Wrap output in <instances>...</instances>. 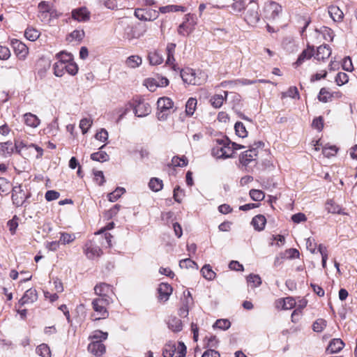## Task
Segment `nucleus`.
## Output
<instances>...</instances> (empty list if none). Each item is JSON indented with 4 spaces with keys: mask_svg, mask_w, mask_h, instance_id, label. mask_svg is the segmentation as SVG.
I'll list each match as a JSON object with an SVG mask.
<instances>
[{
    "mask_svg": "<svg viewBox=\"0 0 357 357\" xmlns=\"http://www.w3.org/2000/svg\"><path fill=\"white\" fill-rule=\"evenodd\" d=\"M181 77L183 82L189 85H202L207 79L208 75L204 71L195 72L192 68H186L181 71Z\"/></svg>",
    "mask_w": 357,
    "mask_h": 357,
    "instance_id": "nucleus-1",
    "label": "nucleus"
},
{
    "mask_svg": "<svg viewBox=\"0 0 357 357\" xmlns=\"http://www.w3.org/2000/svg\"><path fill=\"white\" fill-rule=\"evenodd\" d=\"M113 302L112 299L95 298L92 301V307L94 313L91 314L93 321L105 319L109 317L107 307Z\"/></svg>",
    "mask_w": 357,
    "mask_h": 357,
    "instance_id": "nucleus-2",
    "label": "nucleus"
},
{
    "mask_svg": "<svg viewBox=\"0 0 357 357\" xmlns=\"http://www.w3.org/2000/svg\"><path fill=\"white\" fill-rule=\"evenodd\" d=\"M230 145L231 141L227 137L218 139L216 146L212 149V155L218 159H226L233 157V149Z\"/></svg>",
    "mask_w": 357,
    "mask_h": 357,
    "instance_id": "nucleus-3",
    "label": "nucleus"
},
{
    "mask_svg": "<svg viewBox=\"0 0 357 357\" xmlns=\"http://www.w3.org/2000/svg\"><path fill=\"white\" fill-rule=\"evenodd\" d=\"M174 102L168 97H162L157 101V118L160 121L167 119L171 113L174 112Z\"/></svg>",
    "mask_w": 357,
    "mask_h": 357,
    "instance_id": "nucleus-4",
    "label": "nucleus"
},
{
    "mask_svg": "<svg viewBox=\"0 0 357 357\" xmlns=\"http://www.w3.org/2000/svg\"><path fill=\"white\" fill-rule=\"evenodd\" d=\"M264 144L261 141L255 142L253 144L250 146L248 150L242 153L240 155V162L243 166H248L251 162L256 160L257 156V149L262 148Z\"/></svg>",
    "mask_w": 357,
    "mask_h": 357,
    "instance_id": "nucleus-5",
    "label": "nucleus"
},
{
    "mask_svg": "<svg viewBox=\"0 0 357 357\" xmlns=\"http://www.w3.org/2000/svg\"><path fill=\"white\" fill-rule=\"evenodd\" d=\"M244 20L248 24L252 26L256 25L259 22L260 15L259 13V5L257 2L250 1L247 5Z\"/></svg>",
    "mask_w": 357,
    "mask_h": 357,
    "instance_id": "nucleus-6",
    "label": "nucleus"
},
{
    "mask_svg": "<svg viewBox=\"0 0 357 357\" xmlns=\"http://www.w3.org/2000/svg\"><path fill=\"white\" fill-rule=\"evenodd\" d=\"M146 31L147 27L146 24L139 23L135 26H128L125 29L124 37L129 40L139 38L143 36Z\"/></svg>",
    "mask_w": 357,
    "mask_h": 357,
    "instance_id": "nucleus-7",
    "label": "nucleus"
},
{
    "mask_svg": "<svg viewBox=\"0 0 357 357\" xmlns=\"http://www.w3.org/2000/svg\"><path fill=\"white\" fill-rule=\"evenodd\" d=\"M133 106L135 114L138 117L146 116L151 112L150 105L141 98L135 100Z\"/></svg>",
    "mask_w": 357,
    "mask_h": 357,
    "instance_id": "nucleus-8",
    "label": "nucleus"
},
{
    "mask_svg": "<svg viewBox=\"0 0 357 357\" xmlns=\"http://www.w3.org/2000/svg\"><path fill=\"white\" fill-rule=\"evenodd\" d=\"M94 291L95 294L99 296L98 298L112 299L111 295L114 294L113 288L107 283L100 282L97 284L94 287Z\"/></svg>",
    "mask_w": 357,
    "mask_h": 357,
    "instance_id": "nucleus-9",
    "label": "nucleus"
},
{
    "mask_svg": "<svg viewBox=\"0 0 357 357\" xmlns=\"http://www.w3.org/2000/svg\"><path fill=\"white\" fill-rule=\"evenodd\" d=\"M169 84V80L166 77L155 76L144 79L143 85L147 89L152 87H165Z\"/></svg>",
    "mask_w": 357,
    "mask_h": 357,
    "instance_id": "nucleus-10",
    "label": "nucleus"
},
{
    "mask_svg": "<svg viewBox=\"0 0 357 357\" xmlns=\"http://www.w3.org/2000/svg\"><path fill=\"white\" fill-rule=\"evenodd\" d=\"M282 12V6L276 2L271 1L265 6V17L268 20H275Z\"/></svg>",
    "mask_w": 357,
    "mask_h": 357,
    "instance_id": "nucleus-11",
    "label": "nucleus"
},
{
    "mask_svg": "<svg viewBox=\"0 0 357 357\" xmlns=\"http://www.w3.org/2000/svg\"><path fill=\"white\" fill-rule=\"evenodd\" d=\"M135 16L143 21H153L158 18V12L155 10H146L143 8H137L135 10Z\"/></svg>",
    "mask_w": 357,
    "mask_h": 357,
    "instance_id": "nucleus-12",
    "label": "nucleus"
},
{
    "mask_svg": "<svg viewBox=\"0 0 357 357\" xmlns=\"http://www.w3.org/2000/svg\"><path fill=\"white\" fill-rule=\"evenodd\" d=\"M84 253L89 259H93L100 257L102 252L98 245L93 243L91 241L86 242L84 247Z\"/></svg>",
    "mask_w": 357,
    "mask_h": 357,
    "instance_id": "nucleus-13",
    "label": "nucleus"
},
{
    "mask_svg": "<svg viewBox=\"0 0 357 357\" xmlns=\"http://www.w3.org/2000/svg\"><path fill=\"white\" fill-rule=\"evenodd\" d=\"M72 18L79 22H85L90 20L91 13L86 7L73 9L71 12Z\"/></svg>",
    "mask_w": 357,
    "mask_h": 357,
    "instance_id": "nucleus-14",
    "label": "nucleus"
},
{
    "mask_svg": "<svg viewBox=\"0 0 357 357\" xmlns=\"http://www.w3.org/2000/svg\"><path fill=\"white\" fill-rule=\"evenodd\" d=\"M28 197L29 196L22 190L20 185L13 188L12 200L16 206H22Z\"/></svg>",
    "mask_w": 357,
    "mask_h": 357,
    "instance_id": "nucleus-15",
    "label": "nucleus"
},
{
    "mask_svg": "<svg viewBox=\"0 0 357 357\" xmlns=\"http://www.w3.org/2000/svg\"><path fill=\"white\" fill-rule=\"evenodd\" d=\"M190 19H192V16L190 14L185 15V21L178 28V33L179 35L187 36L193 31L195 22L193 20L190 22Z\"/></svg>",
    "mask_w": 357,
    "mask_h": 357,
    "instance_id": "nucleus-16",
    "label": "nucleus"
},
{
    "mask_svg": "<svg viewBox=\"0 0 357 357\" xmlns=\"http://www.w3.org/2000/svg\"><path fill=\"white\" fill-rule=\"evenodd\" d=\"M172 291L173 289L172 286L168 283H160L158 287V300L162 303L167 301L172 293Z\"/></svg>",
    "mask_w": 357,
    "mask_h": 357,
    "instance_id": "nucleus-17",
    "label": "nucleus"
},
{
    "mask_svg": "<svg viewBox=\"0 0 357 357\" xmlns=\"http://www.w3.org/2000/svg\"><path fill=\"white\" fill-rule=\"evenodd\" d=\"M88 351L96 356H101L105 353L106 347L103 342H91L88 345Z\"/></svg>",
    "mask_w": 357,
    "mask_h": 357,
    "instance_id": "nucleus-18",
    "label": "nucleus"
},
{
    "mask_svg": "<svg viewBox=\"0 0 357 357\" xmlns=\"http://www.w3.org/2000/svg\"><path fill=\"white\" fill-rule=\"evenodd\" d=\"M38 298L37 291L35 289H29L26 290L23 296L20 299L19 304L24 305L25 304L33 303Z\"/></svg>",
    "mask_w": 357,
    "mask_h": 357,
    "instance_id": "nucleus-19",
    "label": "nucleus"
},
{
    "mask_svg": "<svg viewBox=\"0 0 357 357\" xmlns=\"http://www.w3.org/2000/svg\"><path fill=\"white\" fill-rule=\"evenodd\" d=\"M341 96V93L339 91L331 93L330 91H319L318 99L323 102L331 101L334 98H338Z\"/></svg>",
    "mask_w": 357,
    "mask_h": 357,
    "instance_id": "nucleus-20",
    "label": "nucleus"
},
{
    "mask_svg": "<svg viewBox=\"0 0 357 357\" xmlns=\"http://www.w3.org/2000/svg\"><path fill=\"white\" fill-rule=\"evenodd\" d=\"M331 54V49L328 45H321L317 48L314 58L318 61H324Z\"/></svg>",
    "mask_w": 357,
    "mask_h": 357,
    "instance_id": "nucleus-21",
    "label": "nucleus"
},
{
    "mask_svg": "<svg viewBox=\"0 0 357 357\" xmlns=\"http://www.w3.org/2000/svg\"><path fill=\"white\" fill-rule=\"evenodd\" d=\"M344 347V343L340 338H335L332 340L328 347L327 351L331 354H335L340 351Z\"/></svg>",
    "mask_w": 357,
    "mask_h": 357,
    "instance_id": "nucleus-22",
    "label": "nucleus"
},
{
    "mask_svg": "<svg viewBox=\"0 0 357 357\" xmlns=\"http://www.w3.org/2000/svg\"><path fill=\"white\" fill-rule=\"evenodd\" d=\"M14 152V146L10 141L0 143V155L4 158L11 155Z\"/></svg>",
    "mask_w": 357,
    "mask_h": 357,
    "instance_id": "nucleus-23",
    "label": "nucleus"
},
{
    "mask_svg": "<svg viewBox=\"0 0 357 357\" xmlns=\"http://www.w3.org/2000/svg\"><path fill=\"white\" fill-rule=\"evenodd\" d=\"M314 47L310 45H307V47L301 53L295 63L298 66L302 64L305 60L310 59L314 55Z\"/></svg>",
    "mask_w": 357,
    "mask_h": 357,
    "instance_id": "nucleus-24",
    "label": "nucleus"
},
{
    "mask_svg": "<svg viewBox=\"0 0 357 357\" xmlns=\"http://www.w3.org/2000/svg\"><path fill=\"white\" fill-rule=\"evenodd\" d=\"M24 119L25 124L27 126H29L31 128H37L40 123V121L38 118V116L31 113H26L24 115Z\"/></svg>",
    "mask_w": 357,
    "mask_h": 357,
    "instance_id": "nucleus-25",
    "label": "nucleus"
},
{
    "mask_svg": "<svg viewBox=\"0 0 357 357\" xmlns=\"http://www.w3.org/2000/svg\"><path fill=\"white\" fill-rule=\"evenodd\" d=\"M148 59L152 66L160 65L164 60L162 55L157 50L150 52L148 54Z\"/></svg>",
    "mask_w": 357,
    "mask_h": 357,
    "instance_id": "nucleus-26",
    "label": "nucleus"
},
{
    "mask_svg": "<svg viewBox=\"0 0 357 357\" xmlns=\"http://www.w3.org/2000/svg\"><path fill=\"white\" fill-rule=\"evenodd\" d=\"M328 14L335 22H340L344 17L343 12L336 6H331L328 8Z\"/></svg>",
    "mask_w": 357,
    "mask_h": 357,
    "instance_id": "nucleus-27",
    "label": "nucleus"
},
{
    "mask_svg": "<svg viewBox=\"0 0 357 357\" xmlns=\"http://www.w3.org/2000/svg\"><path fill=\"white\" fill-rule=\"evenodd\" d=\"M266 222V218L263 215H255L251 222L254 228L257 231H262Z\"/></svg>",
    "mask_w": 357,
    "mask_h": 357,
    "instance_id": "nucleus-28",
    "label": "nucleus"
},
{
    "mask_svg": "<svg viewBox=\"0 0 357 357\" xmlns=\"http://www.w3.org/2000/svg\"><path fill=\"white\" fill-rule=\"evenodd\" d=\"M168 328L174 332H179L183 328L181 319L176 317H169L167 322Z\"/></svg>",
    "mask_w": 357,
    "mask_h": 357,
    "instance_id": "nucleus-29",
    "label": "nucleus"
},
{
    "mask_svg": "<svg viewBox=\"0 0 357 357\" xmlns=\"http://www.w3.org/2000/svg\"><path fill=\"white\" fill-rule=\"evenodd\" d=\"M107 337L108 333L107 332H103L100 330H96L91 333L89 339L91 340V342L98 341L99 342H103V341L106 340Z\"/></svg>",
    "mask_w": 357,
    "mask_h": 357,
    "instance_id": "nucleus-30",
    "label": "nucleus"
},
{
    "mask_svg": "<svg viewBox=\"0 0 357 357\" xmlns=\"http://www.w3.org/2000/svg\"><path fill=\"white\" fill-rule=\"evenodd\" d=\"M176 44L173 43H169L167 44L166 47L167 52V61L166 63L167 65H172L175 61L174 54L175 52Z\"/></svg>",
    "mask_w": 357,
    "mask_h": 357,
    "instance_id": "nucleus-31",
    "label": "nucleus"
},
{
    "mask_svg": "<svg viewBox=\"0 0 357 357\" xmlns=\"http://www.w3.org/2000/svg\"><path fill=\"white\" fill-rule=\"evenodd\" d=\"M40 35V31L32 26H28L24 31V36L30 41H36Z\"/></svg>",
    "mask_w": 357,
    "mask_h": 357,
    "instance_id": "nucleus-32",
    "label": "nucleus"
},
{
    "mask_svg": "<svg viewBox=\"0 0 357 357\" xmlns=\"http://www.w3.org/2000/svg\"><path fill=\"white\" fill-rule=\"evenodd\" d=\"M126 65L132 68L139 67L142 63V59L138 55H132L126 59Z\"/></svg>",
    "mask_w": 357,
    "mask_h": 357,
    "instance_id": "nucleus-33",
    "label": "nucleus"
},
{
    "mask_svg": "<svg viewBox=\"0 0 357 357\" xmlns=\"http://www.w3.org/2000/svg\"><path fill=\"white\" fill-rule=\"evenodd\" d=\"M149 187L153 192H159L163 188V182L158 178H152L149 183Z\"/></svg>",
    "mask_w": 357,
    "mask_h": 357,
    "instance_id": "nucleus-34",
    "label": "nucleus"
},
{
    "mask_svg": "<svg viewBox=\"0 0 357 357\" xmlns=\"http://www.w3.org/2000/svg\"><path fill=\"white\" fill-rule=\"evenodd\" d=\"M201 273L203 277L208 280H213L216 275L209 264L204 265L201 269Z\"/></svg>",
    "mask_w": 357,
    "mask_h": 357,
    "instance_id": "nucleus-35",
    "label": "nucleus"
},
{
    "mask_svg": "<svg viewBox=\"0 0 357 357\" xmlns=\"http://www.w3.org/2000/svg\"><path fill=\"white\" fill-rule=\"evenodd\" d=\"M160 11L162 13H166L169 12H185L186 8L182 6H177V5H168L165 6H162L159 8Z\"/></svg>",
    "mask_w": 357,
    "mask_h": 357,
    "instance_id": "nucleus-36",
    "label": "nucleus"
},
{
    "mask_svg": "<svg viewBox=\"0 0 357 357\" xmlns=\"http://www.w3.org/2000/svg\"><path fill=\"white\" fill-rule=\"evenodd\" d=\"M66 63L57 61L54 64V73L56 77H61L66 72Z\"/></svg>",
    "mask_w": 357,
    "mask_h": 357,
    "instance_id": "nucleus-37",
    "label": "nucleus"
},
{
    "mask_svg": "<svg viewBox=\"0 0 357 357\" xmlns=\"http://www.w3.org/2000/svg\"><path fill=\"white\" fill-rule=\"evenodd\" d=\"M91 159L98 162H106L109 160V155L105 151H100L91 155Z\"/></svg>",
    "mask_w": 357,
    "mask_h": 357,
    "instance_id": "nucleus-38",
    "label": "nucleus"
},
{
    "mask_svg": "<svg viewBox=\"0 0 357 357\" xmlns=\"http://www.w3.org/2000/svg\"><path fill=\"white\" fill-rule=\"evenodd\" d=\"M36 353L41 357H51L50 349L46 344H41L36 347Z\"/></svg>",
    "mask_w": 357,
    "mask_h": 357,
    "instance_id": "nucleus-39",
    "label": "nucleus"
},
{
    "mask_svg": "<svg viewBox=\"0 0 357 357\" xmlns=\"http://www.w3.org/2000/svg\"><path fill=\"white\" fill-rule=\"evenodd\" d=\"M126 192L123 188H116L115 190L108 194V199L111 202H116Z\"/></svg>",
    "mask_w": 357,
    "mask_h": 357,
    "instance_id": "nucleus-40",
    "label": "nucleus"
},
{
    "mask_svg": "<svg viewBox=\"0 0 357 357\" xmlns=\"http://www.w3.org/2000/svg\"><path fill=\"white\" fill-rule=\"evenodd\" d=\"M224 92H225V97H223L222 95H215L211 98L210 101L211 102V105L215 108H220L222 105L224 99L227 96V91H224Z\"/></svg>",
    "mask_w": 357,
    "mask_h": 357,
    "instance_id": "nucleus-41",
    "label": "nucleus"
},
{
    "mask_svg": "<svg viewBox=\"0 0 357 357\" xmlns=\"http://www.w3.org/2000/svg\"><path fill=\"white\" fill-rule=\"evenodd\" d=\"M197 106V100L193 98L188 99L185 104V112L188 115L191 116L194 114Z\"/></svg>",
    "mask_w": 357,
    "mask_h": 357,
    "instance_id": "nucleus-42",
    "label": "nucleus"
},
{
    "mask_svg": "<svg viewBox=\"0 0 357 357\" xmlns=\"http://www.w3.org/2000/svg\"><path fill=\"white\" fill-rule=\"evenodd\" d=\"M245 6H247V5L244 0H238L234 2L231 6H229V8H231L232 12L240 13L246 8Z\"/></svg>",
    "mask_w": 357,
    "mask_h": 357,
    "instance_id": "nucleus-43",
    "label": "nucleus"
},
{
    "mask_svg": "<svg viewBox=\"0 0 357 357\" xmlns=\"http://www.w3.org/2000/svg\"><path fill=\"white\" fill-rule=\"evenodd\" d=\"M56 57L58 59V61L62 63H70L73 61V54L66 52H61L56 54Z\"/></svg>",
    "mask_w": 357,
    "mask_h": 357,
    "instance_id": "nucleus-44",
    "label": "nucleus"
},
{
    "mask_svg": "<svg viewBox=\"0 0 357 357\" xmlns=\"http://www.w3.org/2000/svg\"><path fill=\"white\" fill-rule=\"evenodd\" d=\"M247 282L252 287H257L261 284V279L259 275L250 274L247 277Z\"/></svg>",
    "mask_w": 357,
    "mask_h": 357,
    "instance_id": "nucleus-45",
    "label": "nucleus"
},
{
    "mask_svg": "<svg viewBox=\"0 0 357 357\" xmlns=\"http://www.w3.org/2000/svg\"><path fill=\"white\" fill-rule=\"evenodd\" d=\"M234 129L236 135L240 137L244 138L248 135L245 126L242 122H236L234 126Z\"/></svg>",
    "mask_w": 357,
    "mask_h": 357,
    "instance_id": "nucleus-46",
    "label": "nucleus"
},
{
    "mask_svg": "<svg viewBox=\"0 0 357 357\" xmlns=\"http://www.w3.org/2000/svg\"><path fill=\"white\" fill-rule=\"evenodd\" d=\"M176 351V347L172 343H167L162 349L163 357H173Z\"/></svg>",
    "mask_w": 357,
    "mask_h": 357,
    "instance_id": "nucleus-47",
    "label": "nucleus"
},
{
    "mask_svg": "<svg viewBox=\"0 0 357 357\" xmlns=\"http://www.w3.org/2000/svg\"><path fill=\"white\" fill-rule=\"evenodd\" d=\"M327 324V322L324 319H318L316 320L312 325V330L314 332L320 333L324 330Z\"/></svg>",
    "mask_w": 357,
    "mask_h": 357,
    "instance_id": "nucleus-48",
    "label": "nucleus"
},
{
    "mask_svg": "<svg viewBox=\"0 0 357 357\" xmlns=\"http://www.w3.org/2000/svg\"><path fill=\"white\" fill-rule=\"evenodd\" d=\"M188 165V160L185 156H174L172 159L171 165L174 167H185Z\"/></svg>",
    "mask_w": 357,
    "mask_h": 357,
    "instance_id": "nucleus-49",
    "label": "nucleus"
},
{
    "mask_svg": "<svg viewBox=\"0 0 357 357\" xmlns=\"http://www.w3.org/2000/svg\"><path fill=\"white\" fill-rule=\"evenodd\" d=\"M75 239V236L73 234L66 232L61 233L59 241L61 244L66 245L73 242Z\"/></svg>",
    "mask_w": 357,
    "mask_h": 357,
    "instance_id": "nucleus-50",
    "label": "nucleus"
},
{
    "mask_svg": "<svg viewBox=\"0 0 357 357\" xmlns=\"http://www.w3.org/2000/svg\"><path fill=\"white\" fill-rule=\"evenodd\" d=\"M338 151L335 146H325L322 148V153L326 158L334 156Z\"/></svg>",
    "mask_w": 357,
    "mask_h": 357,
    "instance_id": "nucleus-51",
    "label": "nucleus"
},
{
    "mask_svg": "<svg viewBox=\"0 0 357 357\" xmlns=\"http://www.w3.org/2000/svg\"><path fill=\"white\" fill-rule=\"evenodd\" d=\"M261 83H267L270 84L269 82L264 80V79H255V80H249L247 79H238L235 82V84L236 86H240L241 85H246L248 84H261Z\"/></svg>",
    "mask_w": 357,
    "mask_h": 357,
    "instance_id": "nucleus-52",
    "label": "nucleus"
},
{
    "mask_svg": "<svg viewBox=\"0 0 357 357\" xmlns=\"http://www.w3.org/2000/svg\"><path fill=\"white\" fill-rule=\"evenodd\" d=\"M282 253L285 259H291L299 257V252L295 248H289Z\"/></svg>",
    "mask_w": 357,
    "mask_h": 357,
    "instance_id": "nucleus-53",
    "label": "nucleus"
},
{
    "mask_svg": "<svg viewBox=\"0 0 357 357\" xmlns=\"http://www.w3.org/2000/svg\"><path fill=\"white\" fill-rule=\"evenodd\" d=\"M120 208H121V206L119 204H115L109 210L105 211V213L104 214L105 218L107 220L112 219L113 217L116 215V214L119 211Z\"/></svg>",
    "mask_w": 357,
    "mask_h": 357,
    "instance_id": "nucleus-54",
    "label": "nucleus"
},
{
    "mask_svg": "<svg viewBox=\"0 0 357 357\" xmlns=\"http://www.w3.org/2000/svg\"><path fill=\"white\" fill-rule=\"evenodd\" d=\"M250 196L252 199L256 202L261 201L264 198V194L261 190L252 189L250 191Z\"/></svg>",
    "mask_w": 357,
    "mask_h": 357,
    "instance_id": "nucleus-55",
    "label": "nucleus"
},
{
    "mask_svg": "<svg viewBox=\"0 0 357 357\" xmlns=\"http://www.w3.org/2000/svg\"><path fill=\"white\" fill-rule=\"evenodd\" d=\"M92 123V120L88 118H84L80 121L79 128L84 134L86 133L91 128Z\"/></svg>",
    "mask_w": 357,
    "mask_h": 357,
    "instance_id": "nucleus-56",
    "label": "nucleus"
},
{
    "mask_svg": "<svg viewBox=\"0 0 357 357\" xmlns=\"http://www.w3.org/2000/svg\"><path fill=\"white\" fill-rule=\"evenodd\" d=\"M231 326V323L227 319H218L213 324L214 328H218L222 330H227Z\"/></svg>",
    "mask_w": 357,
    "mask_h": 357,
    "instance_id": "nucleus-57",
    "label": "nucleus"
},
{
    "mask_svg": "<svg viewBox=\"0 0 357 357\" xmlns=\"http://www.w3.org/2000/svg\"><path fill=\"white\" fill-rule=\"evenodd\" d=\"M183 295V298H181L182 305L190 307L193 303V298L190 292L188 290H185Z\"/></svg>",
    "mask_w": 357,
    "mask_h": 357,
    "instance_id": "nucleus-58",
    "label": "nucleus"
},
{
    "mask_svg": "<svg viewBox=\"0 0 357 357\" xmlns=\"http://www.w3.org/2000/svg\"><path fill=\"white\" fill-rule=\"evenodd\" d=\"M194 266L197 268V264L190 258L182 259L179 262V266L181 268H192Z\"/></svg>",
    "mask_w": 357,
    "mask_h": 357,
    "instance_id": "nucleus-59",
    "label": "nucleus"
},
{
    "mask_svg": "<svg viewBox=\"0 0 357 357\" xmlns=\"http://www.w3.org/2000/svg\"><path fill=\"white\" fill-rule=\"evenodd\" d=\"M348 80V75L345 73H339L335 77V82L338 86L344 84Z\"/></svg>",
    "mask_w": 357,
    "mask_h": 357,
    "instance_id": "nucleus-60",
    "label": "nucleus"
},
{
    "mask_svg": "<svg viewBox=\"0 0 357 357\" xmlns=\"http://www.w3.org/2000/svg\"><path fill=\"white\" fill-rule=\"evenodd\" d=\"M312 126L313 128L317 130L318 131H321L324 128V119L322 116H319L315 118L312 123Z\"/></svg>",
    "mask_w": 357,
    "mask_h": 357,
    "instance_id": "nucleus-61",
    "label": "nucleus"
},
{
    "mask_svg": "<svg viewBox=\"0 0 357 357\" xmlns=\"http://www.w3.org/2000/svg\"><path fill=\"white\" fill-rule=\"evenodd\" d=\"M93 175H94L95 181L99 185H102L105 183V179L103 172L102 171H98V170L93 171Z\"/></svg>",
    "mask_w": 357,
    "mask_h": 357,
    "instance_id": "nucleus-62",
    "label": "nucleus"
},
{
    "mask_svg": "<svg viewBox=\"0 0 357 357\" xmlns=\"http://www.w3.org/2000/svg\"><path fill=\"white\" fill-rule=\"evenodd\" d=\"M84 36V31L83 30H75L69 35V38H71V40H75L78 41L82 40Z\"/></svg>",
    "mask_w": 357,
    "mask_h": 357,
    "instance_id": "nucleus-63",
    "label": "nucleus"
},
{
    "mask_svg": "<svg viewBox=\"0 0 357 357\" xmlns=\"http://www.w3.org/2000/svg\"><path fill=\"white\" fill-rule=\"evenodd\" d=\"M108 132L105 128H101L95 135L97 140L106 142L108 139Z\"/></svg>",
    "mask_w": 357,
    "mask_h": 357,
    "instance_id": "nucleus-64",
    "label": "nucleus"
}]
</instances>
